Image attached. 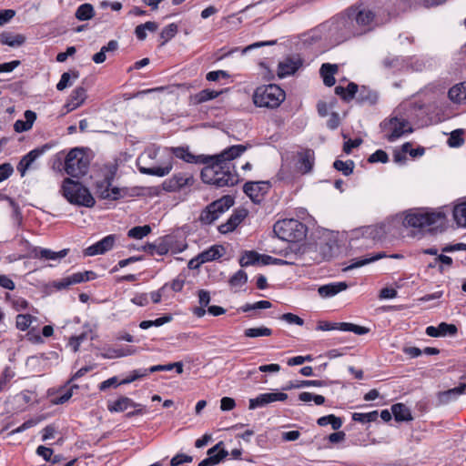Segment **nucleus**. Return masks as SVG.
Listing matches in <instances>:
<instances>
[{"mask_svg": "<svg viewBox=\"0 0 466 466\" xmlns=\"http://www.w3.org/2000/svg\"><path fill=\"white\" fill-rule=\"evenodd\" d=\"M78 77H79L78 71H71V72L63 73L59 82L56 85V89L59 91L64 90L65 88L72 86L73 83L71 81V78L76 80Z\"/></svg>", "mask_w": 466, "mask_h": 466, "instance_id": "79ce46f5", "label": "nucleus"}, {"mask_svg": "<svg viewBox=\"0 0 466 466\" xmlns=\"http://www.w3.org/2000/svg\"><path fill=\"white\" fill-rule=\"evenodd\" d=\"M75 389H78V386L77 385H72L69 389H67L65 392L61 393L56 400H54V403L55 404H64L66 403V401H68L72 395H73V390Z\"/></svg>", "mask_w": 466, "mask_h": 466, "instance_id": "052dcab7", "label": "nucleus"}, {"mask_svg": "<svg viewBox=\"0 0 466 466\" xmlns=\"http://www.w3.org/2000/svg\"><path fill=\"white\" fill-rule=\"evenodd\" d=\"M261 255L256 251L249 250L245 251L239 258V264L241 267H248L250 265L259 264Z\"/></svg>", "mask_w": 466, "mask_h": 466, "instance_id": "58836bf2", "label": "nucleus"}, {"mask_svg": "<svg viewBox=\"0 0 466 466\" xmlns=\"http://www.w3.org/2000/svg\"><path fill=\"white\" fill-rule=\"evenodd\" d=\"M339 330L350 331L358 335H363L369 332V329L365 327L348 322H340Z\"/></svg>", "mask_w": 466, "mask_h": 466, "instance_id": "864d4df0", "label": "nucleus"}, {"mask_svg": "<svg viewBox=\"0 0 466 466\" xmlns=\"http://www.w3.org/2000/svg\"><path fill=\"white\" fill-rule=\"evenodd\" d=\"M435 263H439V270L444 271V266L451 267L452 264V258L446 255H439L435 258Z\"/></svg>", "mask_w": 466, "mask_h": 466, "instance_id": "69168bd1", "label": "nucleus"}, {"mask_svg": "<svg viewBox=\"0 0 466 466\" xmlns=\"http://www.w3.org/2000/svg\"><path fill=\"white\" fill-rule=\"evenodd\" d=\"M40 419H30L26 421H25L23 424H21L18 428L13 431V433H20L27 429H30L35 425H37L40 422Z\"/></svg>", "mask_w": 466, "mask_h": 466, "instance_id": "774afa93", "label": "nucleus"}, {"mask_svg": "<svg viewBox=\"0 0 466 466\" xmlns=\"http://www.w3.org/2000/svg\"><path fill=\"white\" fill-rule=\"evenodd\" d=\"M327 385V382L324 381V380H299V381H296V382H289V385H287L285 388H283V390H291V389H299V388H303V387H310V386H313V387H323V386H326Z\"/></svg>", "mask_w": 466, "mask_h": 466, "instance_id": "ea45409f", "label": "nucleus"}, {"mask_svg": "<svg viewBox=\"0 0 466 466\" xmlns=\"http://www.w3.org/2000/svg\"><path fill=\"white\" fill-rule=\"evenodd\" d=\"M83 282V279L81 275H74L66 277L62 279L56 280L53 282V287L56 288L57 290L66 289L69 286L73 284H77Z\"/></svg>", "mask_w": 466, "mask_h": 466, "instance_id": "c9c22d12", "label": "nucleus"}, {"mask_svg": "<svg viewBox=\"0 0 466 466\" xmlns=\"http://www.w3.org/2000/svg\"><path fill=\"white\" fill-rule=\"evenodd\" d=\"M194 177L189 172H178L163 182V188L168 192L179 191L187 186L194 184Z\"/></svg>", "mask_w": 466, "mask_h": 466, "instance_id": "f8f14e48", "label": "nucleus"}, {"mask_svg": "<svg viewBox=\"0 0 466 466\" xmlns=\"http://www.w3.org/2000/svg\"><path fill=\"white\" fill-rule=\"evenodd\" d=\"M224 248L221 246H212L199 254L202 261L208 262L219 258L223 255Z\"/></svg>", "mask_w": 466, "mask_h": 466, "instance_id": "f704fd0d", "label": "nucleus"}, {"mask_svg": "<svg viewBox=\"0 0 466 466\" xmlns=\"http://www.w3.org/2000/svg\"><path fill=\"white\" fill-rule=\"evenodd\" d=\"M446 216L441 211L415 210L409 212L404 218L405 226L435 231L445 225Z\"/></svg>", "mask_w": 466, "mask_h": 466, "instance_id": "7ed1b4c3", "label": "nucleus"}, {"mask_svg": "<svg viewBox=\"0 0 466 466\" xmlns=\"http://www.w3.org/2000/svg\"><path fill=\"white\" fill-rule=\"evenodd\" d=\"M247 281H248L247 273L244 270L239 269L229 279V285L232 288H240L244 284H246Z\"/></svg>", "mask_w": 466, "mask_h": 466, "instance_id": "603ef678", "label": "nucleus"}, {"mask_svg": "<svg viewBox=\"0 0 466 466\" xmlns=\"http://www.w3.org/2000/svg\"><path fill=\"white\" fill-rule=\"evenodd\" d=\"M193 458L189 455H186L183 453L177 454L170 461V466H177L184 462H191Z\"/></svg>", "mask_w": 466, "mask_h": 466, "instance_id": "338daca9", "label": "nucleus"}, {"mask_svg": "<svg viewBox=\"0 0 466 466\" xmlns=\"http://www.w3.org/2000/svg\"><path fill=\"white\" fill-rule=\"evenodd\" d=\"M118 164L116 160L108 162L100 167V177L96 181V194L102 199L118 200L129 196L127 187H112L116 175Z\"/></svg>", "mask_w": 466, "mask_h": 466, "instance_id": "f03ea898", "label": "nucleus"}, {"mask_svg": "<svg viewBox=\"0 0 466 466\" xmlns=\"http://www.w3.org/2000/svg\"><path fill=\"white\" fill-rule=\"evenodd\" d=\"M439 329L441 333V337L454 336L456 335L458 329L454 324H449L446 322H441L439 324Z\"/></svg>", "mask_w": 466, "mask_h": 466, "instance_id": "bf43d9fd", "label": "nucleus"}, {"mask_svg": "<svg viewBox=\"0 0 466 466\" xmlns=\"http://www.w3.org/2000/svg\"><path fill=\"white\" fill-rule=\"evenodd\" d=\"M222 445L223 442L220 441L208 451V457L214 460L212 462L214 465L219 463L228 454V452L222 448Z\"/></svg>", "mask_w": 466, "mask_h": 466, "instance_id": "72a5a7b5", "label": "nucleus"}, {"mask_svg": "<svg viewBox=\"0 0 466 466\" xmlns=\"http://www.w3.org/2000/svg\"><path fill=\"white\" fill-rule=\"evenodd\" d=\"M381 129L386 133L385 137L390 142H394L404 134L413 131L410 122L403 117L393 116L384 120L380 124Z\"/></svg>", "mask_w": 466, "mask_h": 466, "instance_id": "1a4fd4ad", "label": "nucleus"}, {"mask_svg": "<svg viewBox=\"0 0 466 466\" xmlns=\"http://www.w3.org/2000/svg\"><path fill=\"white\" fill-rule=\"evenodd\" d=\"M170 151L176 157L182 159L183 161H185L187 163L207 164V163H208V160H209V156H204V155L196 156L189 151L187 147H171Z\"/></svg>", "mask_w": 466, "mask_h": 466, "instance_id": "a211bd4d", "label": "nucleus"}, {"mask_svg": "<svg viewBox=\"0 0 466 466\" xmlns=\"http://www.w3.org/2000/svg\"><path fill=\"white\" fill-rule=\"evenodd\" d=\"M151 232V228L148 225L134 227L128 230L127 236L135 239H142Z\"/></svg>", "mask_w": 466, "mask_h": 466, "instance_id": "de8ad7c7", "label": "nucleus"}, {"mask_svg": "<svg viewBox=\"0 0 466 466\" xmlns=\"http://www.w3.org/2000/svg\"><path fill=\"white\" fill-rule=\"evenodd\" d=\"M139 406L128 397L122 396L114 401L107 402V410L110 412H123L131 407Z\"/></svg>", "mask_w": 466, "mask_h": 466, "instance_id": "b1692460", "label": "nucleus"}, {"mask_svg": "<svg viewBox=\"0 0 466 466\" xmlns=\"http://www.w3.org/2000/svg\"><path fill=\"white\" fill-rule=\"evenodd\" d=\"M147 375H148V370L147 369L135 370L131 371V373L127 378H125L124 380L119 381V384H123V385L129 384V383H131L138 379L144 378Z\"/></svg>", "mask_w": 466, "mask_h": 466, "instance_id": "5fc2aeb1", "label": "nucleus"}, {"mask_svg": "<svg viewBox=\"0 0 466 466\" xmlns=\"http://www.w3.org/2000/svg\"><path fill=\"white\" fill-rule=\"evenodd\" d=\"M136 350L131 348H108L101 354L104 359H115L135 354Z\"/></svg>", "mask_w": 466, "mask_h": 466, "instance_id": "7c9ffc66", "label": "nucleus"}, {"mask_svg": "<svg viewBox=\"0 0 466 466\" xmlns=\"http://www.w3.org/2000/svg\"><path fill=\"white\" fill-rule=\"evenodd\" d=\"M302 65L299 57H286L279 63L278 76L284 78L293 75Z\"/></svg>", "mask_w": 466, "mask_h": 466, "instance_id": "aec40b11", "label": "nucleus"}, {"mask_svg": "<svg viewBox=\"0 0 466 466\" xmlns=\"http://www.w3.org/2000/svg\"><path fill=\"white\" fill-rule=\"evenodd\" d=\"M299 400L303 402L313 400L316 405H322L325 402V398L322 395H316L307 391L299 393Z\"/></svg>", "mask_w": 466, "mask_h": 466, "instance_id": "4d7b16f0", "label": "nucleus"}, {"mask_svg": "<svg viewBox=\"0 0 466 466\" xmlns=\"http://www.w3.org/2000/svg\"><path fill=\"white\" fill-rule=\"evenodd\" d=\"M317 423L321 427L329 424L334 431H338L342 426V420L333 414H330L319 418Z\"/></svg>", "mask_w": 466, "mask_h": 466, "instance_id": "4c0bfd02", "label": "nucleus"}, {"mask_svg": "<svg viewBox=\"0 0 466 466\" xmlns=\"http://www.w3.org/2000/svg\"><path fill=\"white\" fill-rule=\"evenodd\" d=\"M286 94L279 86L270 84L256 88L253 102L258 107L277 108L285 100Z\"/></svg>", "mask_w": 466, "mask_h": 466, "instance_id": "39448f33", "label": "nucleus"}, {"mask_svg": "<svg viewBox=\"0 0 466 466\" xmlns=\"http://www.w3.org/2000/svg\"><path fill=\"white\" fill-rule=\"evenodd\" d=\"M453 218L459 227L466 228V202L455 205Z\"/></svg>", "mask_w": 466, "mask_h": 466, "instance_id": "e433bc0d", "label": "nucleus"}, {"mask_svg": "<svg viewBox=\"0 0 466 466\" xmlns=\"http://www.w3.org/2000/svg\"><path fill=\"white\" fill-rule=\"evenodd\" d=\"M388 160H389V157H388L387 153L381 149L375 151L373 154H371L369 157V162H370V163H377V162L386 163V162H388Z\"/></svg>", "mask_w": 466, "mask_h": 466, "instance_id": "680f3d73", "label": "nucleus"}, {"mask_svg": "<svg viewBox=\"0 0 466 466\" xmlns=\"http://www.w3.org/2000/svg\"><path fill=\"white\" fill-rule=\"evenodd\" d=\"M244 334L248 338L268 337L272 334V330L269 328L261 326L247 329H245Z\"/></svg>", "mask_w": 466, "mask_h": 466, "instance_id": "49530a36", "label": "nucleus"}, {"mask_svg": "<svg viewBox=\"0 0 466 466\" xmlns=\"http://www.w3.org/2000/svg\"><path fill=\"white\" fill-rule=\"evenodd\" d=\"M63 196L71 204L91 208L95 205V198L89 190L79 182L66 178L62 185Z\"/></svg>", "mask_w": 466, "mask_h": 466, "instance_id": "423d86ee", "label": "nucleus"}, {"mask_svg": "<svg viewBox=\"0 0 466 466\" xmlns=\"http://www.w3.org/2000/svg\"><path fill=\"white\" fill-rule=\"evenodd\" d=\"M49 148L50 147L48 145H45L41 147L35 148L25 155L16 167L20 175L24 177L26 171L33 167L34 162Z\"/></svg>", "mask_w": 466, "mask_h": 466, "instance_id": "dca6fc26", "label": "nucleus"}, {"mask_svg": "<svg viewBox=\"0 0 466 466\" xmlns=\"http://www.w3.org/2000/svg\"><path fill=\"white\" fill-rule=\"evenodd\" d=\"M234 204L232 197L227 195L210 203L200 214L199 219L204 224H211L221 214L226 212Z\"/></svg>", "mask_w": 466, "mask_h": 466, "instance_id": "9d476101", "label": "nucleus"}, {"mask_svg": "<svg viewBox=\"0 0 466 466\" xmlns=\"http://www.w3.org/2000/svg\"><path fill=\"white\" fill-rule=\"evenodd\" d=\"M116 235H108L84 250L85 256H96L111 250L116 243Z\"/></svg>", "mask_w": 466, "mask_h": 466, "instance_id": "2eb2a0df", "label": "nucleus"}, {"mask_svg": "<svg viewBox=\"0 0 466 466\" xmlns=\"http://www.w3.org/2000/svg\"><path fill=\"white\" fill-rule=\"evenodd\" d=\"M177 33V25L174 23L169 24L164 27L160 33V37L163 39L162 45L172 39Z\"/></svg>", "mask_w": 466, "mask_h": 466, "instance_id": "6e6d98bb", "label": "nucleus"}, {"mask_svg": "<svg viewBox=\"0 0 466 466\" xmlns=\"http://www.w3.org/2000/svg\"><path fill=\"white\" fill-rule=\"evenodd\" d=\"M348 37L361 35L373 28L375 13L368 7H358L349 16Z\"/></svg>", "mask_w": 466, "mask_h": 466, "instance_id": "20e7f679", "label": "nucleus"}, {"mask_svg": "<svg viewBox=\"0 0 466 466\" xmlns=\"http://www.w3.org/2000/svg\"><path fill=\"white\" fill-rule=\"evenodd\" d=\"M68 253V249L65 248L60 251H53L49 248H44L40 247H33L29 249V258L39 259L42 261L53 260L60 261Z\"/></svg>", "mask_w": 466, "mask_h": 466, "instance_id": "ddd939ff", "label": "nucleus"}, {"mask_svg": "<svg viewBox=\"0 0 466 466\" xmlns=\"http://www.w3.org/2000/svg\"><path fill=\"white\" fill-rule=\"evenodd\" d=\"M248 148V146L244 145H234L224 149L220 154L209 157V159H218L221 162L228 161L231 163L232 160L240 157Z\"/></svg>", "mask_w": 466, "mask_h": 466, "instance_id": "412c9836", "label": "nucleus"}, {"mask_svg": "<svg viewBox=\"0 0 466 466\" xmlns=\"http://www.w3.org/2000/svg\"><path fill=\"white\" fill-rule=\"evenodd\" d=\"M86 98V90L83 86L74 89L70 95L69 100L66 105L67 111L75 110L79 107Z\"/></svg>", "mask_w": 466, "mask_h": 466, "instance_id": "393cba45", "label": "nucleus"}, {"mask_svg": "<svg viewBox=\"0 0 466 466\" xmlns=\"http://www.w3.org/2000/svg\"><path fill=\"white\" fill-rule=\"evenodd\" d=\"M464 142L463 139V131L461 129L454 130L451 133V136L448 139V145L451 147H461Z\"/></svg>", "mask_w": 466, "mask_h": 466, "instance_id": "13d9d810", "label": "nucleus"}, {"mask_svg": "<svg viewBox=\"0 0 466 466\" xmlns=\"http://www.w3.org/2000/svg\"><path fill=\"white\" fill-rule=\"evenodd\" d=\"M333 167L335 169L341 172L344 176H349L353 172L355 164L352 160H336L333 163Z\"/></svg>", "mask_w": 466, "mask_h": 466, "instance_id": "8fccbe9b", "label": "nucleus"}, {"mask_svg": "<svg viewBox=\"0 0 466 466\" xmlns=\"http://www.w3.org/2000/svg\"><path fill=\"white\" fill-rule=\"evenodd\" d=\"M95 15V10L92 5L83 4L79 5L76 11V17L80 21H86L91 19Z\"/></svg>", "mask_w": 466, "mask_h": 466, "instance_id": "a19ab883", "label": "nucleus"}, {"mask_svg": "<svg viewBox=\"0 0 466 466\" xmlns=\"http://www.w3.org/2000/svg\"><path fill=\"white\" fill-rule=\"evenodd\" d=\"M118 48V43L116 40H110L107 45L102 46L100 51L95 54L92 57V60L96 64H101L106 61V53L115 52Z\"/></svg>", "mask_w": 466, "mask_h": 466, "instance_id": "473e14b6", "label": "nucleus"}, {"mask_svg": "<svg viewBox=\"0 0 466 466\" xmlns=\"http://www.w3.org/2000/svg\"><path fill=\"white\" fill-rule=\"evenodd\" d=\"M34 321H36V318L30 314H18L15 319V326L19 330L25 331Z\"/></svg>", "mask_w": 466, "mask_h": 466, "instance_id": "c03bdc74", "label": "nucleus"}, {"mask_svg": "<svg viewBox=\"0 0 466 466\" xmlns=\"http://www.w3.org/2000/svg\"><path fill=\"white\" fill-rule=\"evenodd\" d=\"M171 248V239L167 237L159 239L155 243H147L143 246V250L149 253L150 255H166Z\"/></svg>", "mask_w": 466, "mask_h": 466, "instance_id": "4be33fe9", "label": "nucleus"}, {"mask_svg": "<svg viewBox=\"0 0 466 466\" xmlns=\"http://www.w3.org/2000/svg\"><path fill=\"white\" fill-rule=\"evenodd\" d=\"M378 417L379 412L377 410H373L368 413L355 412L352 414V420L360 423L375 421Z\"/></svg>", "mask_w": 466, "mask_h": 466, "instance_id": "3c124183", "label": "nucleus"}, {"mask_svg": "<svg viewBox=\"0 0 466 466\" xmlns=\"http://www.w3.org/2000/svg\"><path fill=\"white\" fill-rule=\"evenodd\" d=\"M14 172V167L10 163L0 165V183L7 179Z\"/></svg>", "mask_w": 466, "mask_h": 466, "instance_id": "0e129e2a", "label": "nucleus"}, {"mask_svg": "<svg viewBox=\"0 0 466 466\" xmlns=\"http://www.w3.org/2000/svg\"><path fill=\"white\" fill-rule=\"evenodd\" d=\"M248 216V210L245 208L236 209L226 223L218 227V230L222 234L232 232Z\"/></svg>", "mask_w": 466, "mask_h": 466, "instance_id": "6ab92c4d", "label": "nucleus"}, {"mask_svg": "<svg viewBox=\"0 0 466 466\" xmlns=\"http://www.w3.org/2000/svg\"><path fill=\"white\" fill-rule=\"evenodd\" d=\"M465 390H466V384L461 383L458 387H455L453 389H451V390L441 392L440 394V399L443 402H448L452 398H455L458 395L464 393Z\"/></svg>", "mask_w": 466, "mask_h": 466, "instance_id": "37998d69", "label": "nucleus"}, {"mask_svg": "<svg viewBox=\"0 0 466 466\" xmlns=\"http://www.w3.org/2000/svg\"><path fill=\"white\" fill-rule=\"evenodd\" d=\"M348 289V284L344 281L340 282H332L326 285H322L319 287L318 293L323 298H331L341 291H344Z\"/></svg>", "mask_w": 466, "mask_h": 466, "instance_id": "5701e85b", "label": "nucleus"}, {"mask_svg": "<svg viewBox=\"0 0 466 466\" xmlns=\"http://www.w3.org/2000/svg\"><path fill=\"white\" fill-rule=\"evenodd\" d=\"M391 412L397 421H409L412 420L410 410L402 403L392 405Z\"/></svg>", "mask_w": 466, "mask_h": 466, "instance_id": "2f4dec72", "label": "nucleus"}, {"mask_svg": "<svg viewBox=\"0 0 466 466\" xmlns=\"http://www.w3.org/2000/svg\"><path fill=\"white\" fill-rule=\"evenodd\" d=\"M274 232L282 240L298 242L306 237L307 228L300 221L290 218L278 221L274 225Z\"/></svg>", "mask_w": 466, "mask_h": 466, "instance_id": "0eeeda50", "label": "nucleus"}, {"mask_svg": "<svg viewBox=\"0 0 466 466\" xmlns=\"http://www.w3.org/2000/svg\"><path fill=\"white\" fill-rule=\"evenodd\" d=\"M25 42V36L20 34L13 35L8 32L0 34V43L11 47L21 46Z\"/></svg>", "mask_w": 466, "mask_h": 466, "instance_id": "bb28decb", "label": "nucleus"}, {"mask_svg": "<svg viewBox=\"0 0 466 466\" xmlns=\"http://www.w3.org/2000/svg\"><path fill=\"white\" fill-rule=\"evenodd\" d=\"M269 188V183L267 181L247 182L244 185V192L250 198V199L258 203L261 201L264 194Z\"/></svg>", "mask_w": 466, "mask_h": 466, "instance_id": "f3484780", "label": "nucleus"}, {"mask_svg": "<svg viewBox=\"0 0 466 466\" xmlns=\"http://www.w3.org/2000/svg\"><path fill=\"white\" fill-rule=\"evenodd\" d=\"M219 94L220 92L215 90L204 89L194 96V102L196 104H201L218 97Z\"/></svg>", "mask_w": 466, "mask_h": 466, "instance_id": "a18cd8bd", "label": "nucleus"}, {"mask_svg": "<svg viewBox=\"0 0 466 466\" xmlns=\"http://www.w3.org/2000/svg\"><path fill=\"white\" fill-rule=\"evenodd\" d=\"M280 319L286 321L289 324H295L298 326L304 325V320L300 317L293 313H285L280 316Z\"/></svg>", "mask_w": 466, "mask_h": 466, "instance_id": "e2e57ef3", "label": "nucleus"}, {"mask_svg": "<svg viewBox=\"0 0 466 466\" xmlns=\"http://www.w3.org/2000/svg\"><path fill=\"white\" fill-rule=\"evenodd\" d=\"M338 71L337 65L323 64L320 67V75L327 86H332L335 84L334 75Z\"/></svg>", "mask_w": 466, "mask_h": 466, "instance_id": "c756f323", "label": "nucleus"}, {"mask_svg": "<svg viewBox=\"0 0 466 466\" xmlns=\"http://www.w3.org/2000/svg\"><path fill=\"white\" fill-rule=\"evenodd\" d=\"M89 167L88 156L80 148L71 149L65 158V171L73 177L86 175Z\"/></svg>", "mask_w": 466, "mask_h": 466, "instance_id": "6e6552de", "label": "nucleus"}, {"mask_svg": "<svg viewBox=\"0 0 466 466\" xmlns=\"http://www.w3.org/2000/svg\"><path fill=\"white\" fill-rule=\"evenodd\" d=\"M385 257V254L382 252L377 253L374 256H366L364 258H356L350 260V264L345 268L344 270H351L362 266H365L367 264H370L371 262L377 261L380 258H382Z\"/></svg>", "mask_w": 466, "mask_h": 466, "instance_id": "c85d7f7f", "label": "nucleus"}, {"mask_svg": "<svg viewBox=\"0 0 466 466\" xmlns=\"http://www.w3.org/2000/svg\"><path fill=\"white\" fill-rule=\"evenodd\" d=\"M314 152L307 149L299 155L298 168L302 173H308L311 170L313 166Z\"/></svg>", "mask_w": 466, "mask_h": 466, "instance_id": "a878e982", "label": "nucleus"}, {"mask_svg": "<svg viewBox=\"0 0 466 466\" xmlns=\"http://www.w3.org/2000/svg\"><path fill=\"white\" fill-rule=\"evenodd\" d=\"M201 179L205 184L218 187H232L238 182V175L232 163L209 159L207 166L201 170Z\"/></svg>", "mask_w": 466, "mask_h": 466, "instance_id": "f257e3e1", "label": "nucleus"}, {"mask_svg": "<svg viewBox=\"0 0 466 466\" xmlns=\"http://www.w3.org/2000/svg\"><path fill=\"white\" fill-rule=\"evenodd\" d=\"M287 399L288 395L283 392L262 393L257 396L256 398L249 400L248 408L250 410H255L257 408L264 407L275 401H285Z\"/></svg>", "mask_w": 466, "mask_h": 466, "instance_id": "4468645a", "label": "nucleus"}, {"mask_svg": "<svg viewBox=\"0 0 466 466\" xmlns=\"http://www.w3.org/2000/svg\"><path fill=\"white\" fill-rule=\"evenodd\" d=\"M156 155L157 151H149L144 153L138 157L137 166L140 173L157 177H165L166 175L169 174L173 167L171 161H168L163 167H147L144 165L147 161V158H154Z\"/></svg>", "mask_w": 466, "mask_h": 466, "instance_id": "9b49d317", "label": "nucleus"}, {"mask_svg": "<svg viewBox=\"0 0 466 466\" xmlns=\"http://www.w3.org/2000/svg\"><path fill=\"white\" fill-rule=\"evenodd\" d=\"M171 320H172V317L170 315H165V316L160 317L155 320H143L139 323V327L142 329H147L151 327H160Z\"/></svg>", "mask_w": 466, "mask_h": 466, "instance_id": "09e8293b", "label": "nucleus"}, {"mask_svg": "<svg viewBox=\"0 0 466 466\" xmlns=\"http://www.w3.org/2000/svg\"><path fill=\"white\" fill-rule=\"evenodd\" d=\"M449 98L454 103H463L466 101V82H462L452 86L448 93Z\"/></svg>", "mask_w": 466, "mask_h": 466, "instance_id": "cd10ccee", "label": "nucleus"}]
</instances>
